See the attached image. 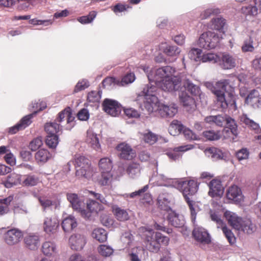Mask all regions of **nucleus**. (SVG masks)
I'll use <instances>...</instances> for the list:
<instances>
[{"label": "nucleus", "instance_id": "nucleus-49", "mask_svg": "<svg viewBox=\"0 0 261 261\" xmlns=\"http://www.w3.org/2000/svg\"><path fill=\"white\" fill-rule=\"evenodd\" d=\"M127 172L129 176L132 178H135L138 176L140 173V167L138 164L131 163L128 166Z\"/></svg>", "mask_w": 261, "mask_h": 261}, {"label": "nucleus", "instance_id": "nucleus-34", "mask_svg": "<svg viewBox=\"0 0 261 261\" xmlns=\"http://www.w3.org/2000/svg\"><path fill=\"white\" fill-rule=\"evenodd\" d=\"M240 227L237 230L248 234L252 233L255 230V226L249 219H242Z\"/></svg>", "mask_w": 261, "mask_h": 261}, {"label": "nucleus", "instance_id": "nucleus-24", "mask_svg": "<svg viewBox=\"0 0 261 261\" xmlns=\"http://www.w3.org/2000/svg\"><path fill=\"white\" fill-rule=\"evenodd\" d=\"M227 198L235 202H239L243 199V196L240 189L237 186H231L227 192Z\"/></svg>", "mask_w": 261, "mask_h": 261}, {"label": "nucleus", "instance_id": "nucleus-11", "mask_svg": "<svg viewBox=\"0 0 261 261\" xmlns=\"http://www.w3.org/2000/svg\"><path fill=\"white\" fill-rule=\"evenodd\" d=\"M86 243V237L81 233L73 234L69 239V244L72 250H81Z\"/></svg>", "mask_w": 261, "mask_h": 261}, {"label": "nucleus", "instance_id": "nucleus-42", "mask_svg": "<svg viewBox=\"0 0 261 261\" xmlns=\"http://www.w3.org/2000/svg\"><path fill=\"white\" fill-rule=\"evenodd\" d=\"M92 237L100 242H105L107 239L106 230L101 228L94 229L92 233Z\"/></svg>", "mask_w": 261, "mask_h": 261}, {"label": "nucleus", "instance_id": "nucleus-62", "mask_svg": "<svg viewBox=\"0 0 261 261\" xmlns=\"http://www.w3.org/2000/svg\"><path fill=\"white\" fill-rule=\"evenodd\" d=\"M124 113L126 116L129 118H137L140 116V113L134 108H125Z\"/></svg>", "mask_w": 261, "mask_h": 261}, {"label": "nucleus", "instance_id": "nucleus-3", "mask_svg": "<svg viewBox=\"0 0 261 261\" xmlns=\"http://www.w3.org/2000/svg\"><path fill=\"white\" fill-rule=\"evenodd\" d=\"M229 80H222L217 82L214 86L212 82H206L204 85L215 95L216 97V105L218 107L222 109H225L230 107L236 110L237 105L234 99L230 97V99H226L225 97L224 92L227 90L228 87H230Z\"/></svg>", "mask_w": 261, "mask_h": 261}, {"label": "nucleus", "instance_id": "nucleus-61", "mask_svg": "<svg viewBox=\"0 0 261 261\" xmlns=\"http://www.w3.org/2000/svg\"><path fill=\"white\" fill-rule=\"evenodd\" d=\"M218 60V56L214 54L213 53H207L201 56V60L202 62H213L215 63L217 62Z\"/></svg>", "mask_w": 261, "mask_h": 261}, {"label": "nucleus", "instance_id": "nucleus-58", "mask_svg": "<svg viewBox=\"0 0 261 261\" xmlns=\"http://www.w3.org/2000/svg\"><path fill=\"white\" fill-rule=\"evenodd\" d=\"M43 144L41 137H37L31 141L29 144V148L33 151H36Z\"/></svg>", "mask_w": 261, "mask_h": 261}, {"label": "nucleus", "instance_id": "nucleus-32", "mask_svg": "<svg viewBox=\"0 0 261 261\" xmlns=\"http://www.w3.org/2000/svg\"><path fill=\"white\" fill-rule=\"evenodd\" d=\"M225 24V20L221 17L215 18L211 21L209 27L211 29L219 31L220 34H224L223 31Z\"/></svg>", "mask_w": 261, "mask_h": 261}, {"label": "nucleus", "instance_id": "nucleus-9", "mask_svg": "<svg viewBox=\"0 0 261 261\" xmlns=\"http://www.w3.org/2000/svg\"><path fill=\"white\" fill-rule=\"evenodd\" d=\"M67 198L73 208L81 212L83 217L88 219L90 217V213L86 212V211L83 209L85 204L83 200L79 197L77 194L74 193L68 194Z\"/></svg>", "mask_w": 261, "mask_h": 261}, {"label": "nucleus", "instance_id": "nucleus-20", "mask_svg": "<svg viewBox=\"0 0 261 261\" xmlns=\"http://www.w3.org/2000/svg\"><path fill=\"white\" fill-rule=\"evenodd\" d=\"M236 59L232 56L224 54L220 60V65L224 69H231L236 65Z\"/></svg>", "mask_w": 261, "mask_h": 261}, {"label": "nucleus", "instance_id": "nucleus-33", "mask_svg": "<svg viewBox=\"0 0 261 261\" xmlns=\"http://www.w3.org/2000/svg\"><path fill=\"white\" fill-rule=\"evenodd\" d=\"M161 49L168 56L172 57H177L180 53L179 48L176 46L162 44Z\"/></svg>", "mask_w": 261, "mask_h": 261}, {"label": "nucleus", "instance_id": "nucleus-5", "mask_svg": "<svg viewBox=\"0 0 261 261\" xmlns=\"http://www.w3.org/2000/svg\"><path fill=\"white\" fill-rule=\"evenodd\" d=\"M139 231L145 241L146 247L150 251L156 253L159 251L161 245L167 246L169 243V238L160 232H156L154 235V231L150 228L141 227Z\"/></svg>", "mask_w": 261, "mask_h": 261}, {"label": "nucleus", "instance_id": "nucleus-57", "mask_svg": "<svg viewBox=\"0 0 261 261\" xmlns=\"http://www.w3.org/2000/svg\"><path fill=\"white\" fill-rule=\"evenodd\" d=\"M253 39L250 37L249 39L244 41L242 46L243 52H252L254 50Z\"/></svg>", "mask_w": 261, "mask_h": 261}, {"label": "nucleus", "instance_id": "nucleus-22", "mask_svg": "<svg viewBox=\"0 0 261 261\" xmlns=\"http://www.w3.org/2000/svg\"><path fill=\"white\" fill-rule=\"evenodd\" d=\"M177 179L168 177L163 174H159L156 177L155 185L158 186L174 187L175 188Z\"/></svg>", "mask_w": 261, "mask_h": 261}, {"label": "nucleus", "instance_id": "nucleus-51", "mask_svg": "<svg viewBox=\"0 0 261 261\" xmlns=\"http://www.w3.org/2000/svg\"><path fill=\"white\" fill-rule=\"evenodd\" d=\"M201 50L199 48H191L188 53V57L191 60L195 61H198L201 60Z\"/></svg>", "mask_w": 261, "mask_h": 261}, {"label": "nucleus", "instance_id": "nucleus-21", "mask_svg": "<svg viewBox=\"0 0 261 261\" xmlns=\"http://www.w3.org/2000/svg\"><path fill=\"white\" fill-rule=\"evenodd\" d=\"M208 194L211 197L221 196L224 192V188L220 180L213 179L209 184Z\"/></svg>", "mask_w": 261, "mask_h": 261}, {"label": "nucleus", "instance_id": "nucleus-37", "mask_svg": "<svg viewBox=\"0 0 261 261\" xmlns=\"http://www.w3.org/2000/svg\"><path fill=\"white\" fill-rule=\"evenodd\" d=\"M42 250L43 254L46 256H51L57 252L56 244L51 242H44L42 246Z\"/></svg>", "mask_w": 261, "mask_h": 261}, {"label": "nucleus", "instance_id": "nucleus-8", "mask_svg": "<svg viewBox=\"0 0 261 261\" xmlns=\"http://www.w3.org/2000/svg\"><path fill=\"white\" fill-rule=\"evenodd\" d=\"M99 166L101 172V177L98 180V182L102 186L107 185L112 176L110 173L112 168V161L108 158H102L99 162Z\"/></svg>", "mask_w": 261, "mask_h": 261}, {"label": "nucleus", "instance_id": "nucleus-17", "mask_svg": "<svg viewBox=\"0 0 261 261\" xmlns=\"http://www.w3.org/2000/svg\"><path fill=\"white\" fill-rule=\"evenodd\" d=\"M179 98L180 102L187 111H190L194 110L195 107V101L186 92L181 91L179 93Z\"/></svg>", "mask_w": 261, "mask_h": 261}, {"label": "nucleus", "instance_id": "nucleus-26", "mask_svg": "<svg viewBox=\"0 0 261 261\" xmlns=\"http://www.w3.org/2000/svg\"><path fill=\"white\" fill-rule=\"evenodd\" d=\"M224 216L227 220L228 223L235 229L240 228V223L242 218L238 217V215L230 211H226L224 213Z\"/></svg>", "mask_w": 261, "mask_h": 261}, {"label": "nucleus", "instance_id": "nucleus-19", "mask_svg": "<svg viewBox=\"0 0 261 261\" xmlns=\"http://www.w3.org/2000/svg\"><path fill=\"white\" fill-rule=\"evenodd\" d=\"M245 102L254 108H261V96L255 90H252L246 97Z\"/></svg>", "mask_w": 261, "mask_h": 261}, {"label": "nucleus", "instance_id": "nucleus-59", "mask_svg": "<svg viewBox=\"0 0 261 261\" xmlns=\"http://www.w3.org/2000/svg\"><path fill=\"white\" fill-rule=\"evenodd\" d=\"M101 98V92L93 91L89 92L87 96V100L89 102H96L99 101Z\"/></svg>", "mask_w": 261, "mask_h": 261}, {"label": "nucleus", "instance_id": "nucleus-14", "mask_svg": "<svg viewBox=\"0 0 261 261\" xmlns=\"http://www.w3.org/2000/svg\"><path fill=\"white\" fill-rule=\"evenodd\" d=\"M103 110L113 117L118 116L121 111L120 107L117 101L114 100L106 99L102 103Z\"/></svg>", "mask_w": 261, "mask_h": 261}, {"label": "nucleus", "instance_id": "nucleus-7", "mask_svg": "<svg viewBox=\"0 0 261 261\" xmlns=\"http://www.w3.org/2000/svg\"><path fill=\"white\" fill-rule=\"evenodd\" d=\"M222 39V34L209 31L204 32L200 35L198 44L201 47L211 49L217 46Z\"/></svg>", "mask_w": 261, "mask_h": 261}, {"label": "nucleus", "instance_id": "nucleus-64", "mask_svg": "<svg viewBox=\"0 0 261 261\" xmlns=\"http://www.w3.org/2000/svg\"><path fill=\"white\" fill-rule=\"evenodd\" d=\"M158 203L161 208L166 210L168 207L169 201L167 198L164 196L163 195H162L159 196L158 198Z\"/></svg>", "mask_w": 261, "mask_h": 261}, {"label": "nucleus", "instance_id": "nucleus-23", "mask_svg": "<svg viewBox=\"0 0 261 261\" xmlns=\"http://www.w3.org/2000/svg\"><path fill=\"white\" fill-rule=\"evenodd\" d=\"M195 147L194 145L188 144L175 147L173 151L167 153L168 156L171 160L175 161L181 156L179 152H185L191 150Z\"/></svg>", "mask_w": 261, "mask_h": 261}, {"label": "nucleus", "instance_id": "nucleus-45", "mask_svg": "<svg viewBox=\"0 0 261 261\" xmlns=\"http://www.w3.org/2000/svg\"><path fill=\"white\" fill-rule=\"evenodd\" d=\"M87 207L89 211H86V212H89L91 216V213H97L98 211H100L101 205L98 202L89 199L87 203Z\"/></svg>", "mask_w": 261, "mask_h": 261}, {"label": "nucleus", "instance_id": "nucleus-13", "mask_svg": "<svg viewBox=\"0 0 261 261\" xmlns=\"http://www.w3.org/2000/svg\"><path fill=\"white\" fill-rule=\"evenodd\" d=\"M66 119V124L65 126L66 129H71L74 125L73 120L74 117L73 116L70 108L68 107L61 111L56 120V122L61 123Z\"/></svg>", "mask_w": 261, "mask_h": 261}, {"label": "nucleus", "instance_id": "nucleus-31", "mask_svg": "<svg viewBox=\"0 0 261 261\" xmlns=\"http://www.w3.org/2000/svg\"><path fill=\"white\" fill-rule=\"evenodd\" d=\"M204 152L206 156L211 158L214 161L223 159L224 156L223 152L221 150L216 147L206 148Z\"/></svg>", "mask_w": 261, "mask_h": 261}, {"label": "nucleus", "instance_id": "nucleus-25", "mask_svg": "<svg viewBox=\"0 0 261 261\" xmlns=\"http://www.w3.org/2000/svg\"><path fill=\"white\" fill-rule=\"evenodd\" d=\"M24 241L26 246L32 250L37 249L40 244L39 236L34 234H30L24 238Z\"/></svg>", "mask_w": 261, "mask_h": 261}, {"label": "nucleus", "instance_id": "nucleus-40", "mask_svg": "<svg viewBox=\"0 0 261 261\" xmlns=\"http://www.w3.org/2000/svg\"><path fill=\"white\" fill-rule=\"evenodd\" d=\"M113 211L118 220L124 221L129 219V216L126 210L115 206L113 208Z\"/></svg>", "mask_w": 261, "mask_h": 261}, {"label": "nucleus", "instance_id": "nucleus-43", "mask_svg": "<svg viewBox=\"0 0 261 261\" xmlns=\"http://www.w3.org/2000/svg\"><path fill=\"white\" fill-rule=\"evenodd\" d=\"M13 200V196H9L6 198L0 199V215H3L8 213V206Z\"/></svg>", "mask_w": 261, "mask_h": 261}, {"label": "nucleus", "instance_id": "nucleus-47", "mask_svg": "<svg viewBox=\"0 0 261 261\" xmlns=\"http://www.w3.org/2000/svg\"><path fill=\"white\" fill-rule=\"evenodd\" d=\"M220 9L218 8H210L202 12L200 15L201 19L208 18L212 15H216L220 13Z\"/></svg>", "mask_w": 261, "mask_h": 261}, {"label": "nucleus", "instance_id": "nucleus-63", "mask_svg": "<svg viewBox=\"0 0 261 261\" xmlns=\"http://www.w3.org/2000/svg\"><path fill=\"white\" fill-rule=\"evenodd\" d=\"M133 236L129 232H125L121 237V241L125 247L130 245L132 241Z\"/></svg>", "mask_w": 261, "mask_h": 261}, {"label": "nucleus", "instance_id": "nucleus-39", "mask_svg": "<svg viewBox=\"0 0 261 261\" xmlns=\"http://www.w3.org/2000/svg\"><path fill=\"white\" fill-rule=\"evenodd\" d=\"M225 124L227 126V128H225L223 130V133L227 132L230 129V132L234 136L238 135L237 124L235 120L231 117L226 116Z\"/></svg>", "mask_w": 261, "mask_h": 261}, {"label": "nucleus", "instance_id": "nucleus-30", "mask_svg": "<svg viewBox=\"0 0 261 261\" xmlns=\"http://www.w3.org/2000/svg\"><path fill=\"white\" fill-rule=\"evenodd\" d=\"M51 158L49 152L45 149L39 150L35 155L36 162L39 164H43Z\"/></svg>", "mask_w": 261, "mask_h": 261}, {"label": "nucleus", "instance_id": "nucleus-36", "mask_svg": "<svg viewBox=\"0 0 261 261\" xmlns=\"http://www.w3.org/2000/svg\"><path fill=\"white\" fill-rule=\"evenodd\" d=\"M184 126L180 121L177 120H174L170 123L168 131L170 135L172 136H176L180 134L184 129Z\"/></svg>", "mask_w": 261, "mask_h": 261}, {"label": "nucleus", "instance_id": "nucleus-53", "mask_svg": "<svg viewBox=\"0 0 261 261\" xmlns=\"http://www.w3.org/2000/svg\"><path fill=\"white\" fill-rule=\"evenodd\" d=\"M220 228L222 229L223 233L229 243L231 244H233L235 242L236 238L231 231L226 226L225 224L220 227Z\"/></svg>", "mask_w": 261, "mask_h": 261}, {"label": "nucleus", "instance_id": "nucleus-12", "mask_svg": "<svg viewBox=\"0 0 261 261\" xmlns=\"http://www.w3.org/2000/svg\"><path fill=\"white\" fill-rule=\"evenodd\" d=\"M23 236L22 231L17 228H13L5 233V240L9 245H14L20 241Z\"/></svg>", "mask_w": 261, "mask_h": 261}, {"label": "nucleus", "instance_id": "nucleus-48", "mask_svg": "<svg viewBox=\"0 0 261 261\" xmlns=\"http://www.w3.org/2000/svg\"><path fill=\"white\" fill-rule=\"evenodd\" d=\"M203 136L206 140L210 141L217 140L221 137V134L219 132H215L213 130L203 132Z\"/></svg>", "mask_w": 261, "mask_h": 261}, {"label": "nucleus", "instance_id": "nucleus-16", "mask_svg": "<svg viewBox=\"0 0 261 261\" xmlns=\"http://www.w3.org/2000/svg\"><path fill=\"white\" fill-rule=\"evenodd\" d=\"M117 150L120 152V157L123 159L132 160L136 156L135 151L127 144L122 143L117 147Z\"/></svg>", "mask_w": 261, "mask_h": 261}, {"label": "nucleus", "instance_id": "nucleus-44", "mask_svg": "<svg viewBox=\"0 0 261 261\" xmlns=\"http://www.w3.org/2000/svg\"><path fill=\"white\" fill-rule=\"evenodd\" d=\"M142 140L145 143L152 145L158 140V136L154 133L148 130L142 134Z\"/></svg>", "mask_w": 261, "mask_h": 261}, {"label": "nucleus", "instance_id": "nucleus-28", "mask_svg": "<svg viewBox=\"0 0 261 261\" xmlns=\"http://www.w3.org/2000/svg\"><path fill=\"white\" fill-rule=\"evenodd\" d=\"M226 117L222 115H212L206 117L204 120L206 123L222 127L225 124Z\"/></svg>", "mask_w": 261, "mask_h": 261}, {"label": "nucleus", "instance_id": "nucleus-18", "mask_svg": "<svg viewBox=\"0 0 261 261\" xmlns=\"http://www.w3.org/2000/svg\"><path fill=\"white\" fill-rule=\"evenodd\" d=\"M182 84L185 89H187L192 95L198 96L199 99H204L205 95L200 91L198 86L194 84L191 81L186 77L182 79Z\"/></svg>", "mask_w": 261, "mask_h": 261}, {"label": "nucleus", "instance_id": "nucleus-56", "mask_svg": "<svg viewBox=\"0 0 261 261\" xmlns=\"http://www.w3.org/2000/svg\"><path fill=\"white\" fill-rule=\"evenodd\" d=\"M95 11L91 12L87 16H83L79 17L77 20L82 24H86L91 22L96 16Z\"/></svg>", "mask_w": 261, "mask_h": 261}, {"label": "nucleus", "instance_id": "nucleus-15", "mask_svg": "<svg viewBox=\"0 0 261 261\" xmlns=\"http://www.w3.org/2000/svg\"><path fill=\"white\" fill-rule=\"evenodd\" d=\"M192 234L195 239L200 243L208 244L211 241L207 231L202 227L195 226Z\"/></svg>", "mask_w": 261, "mask_h": 261}, {"label": "nucleus", "instance_id": "nucleus-55", "mask_svg": "<svg viewBox=\"0 0 261 261\" xmlns=\"http://www.w3.org/2000/svg\"><path fill=\"white\" fill-rule=\"evenodd\" d=\"M45 142L49 147L55 148L59 143L58 137L57 135H47Z\"/></svg>", "mask_w": 261, "mask_h": 261}, {"label": "nucleus", "instance_id": "nucleus-1", "mask_svg": "<svg viewBox=\"0 0 261 261\" xmlns=\"http://www.w3.org/2000/svg\"><path fill=\"white\" fill-rule=\"evenodd\" d=\"M148 67L142 66V70L147 74L150 83L155 84L165 91L172 92L181 89L182 80L177 75H174L176 70L173 67L167 66L158 69H152L148 72ZM153 86H154L153 85Z\"/></svg>", "mask_w": 261, "mask_h": 261}, {"label": "nucleus", "instance_id": "nucleus-50", "mask_svg": "<svg viewBox=\"0 0 261 261\" xmlns=\"http://www.w3.org/2000/svg\"><path fill=\"white\" fill-rule=\"evenodd\" d=\"M38 181L39 179L36 176L28 175L24 176L22 184L26 186H34L37 184Z\"/></svg>", "mask_w": 261, "mask_h": 261}, {"label": "nucleus", "instance_id": "nucleus-46", "mask_svg": "<svg viewBox=\"0 0 261 261\" xmlns=\"http://www.w3.org/2000/svg\"><path fill=\"white\" fill-rule=\"evenodd\" d=\"M241 121L252 129L259 132V125L252 120L249 118L246 115H243L241 117Z\"/></svg>", "mask_w": 261, "mask_h": 261}, {"label": "nucleus", "instance_id": "nucleus-6", "mask_svg": "<svg viewBox=\"0 0 261 261\" xmlns=\"http://www.w3.org/2000/svg\"><path fill=\"white\" fill-rule=\"evenodd\" d=\"M76 168V175L79 178L90 179L93 175V169L90 161L84 156H76L73 161Z\"/></svg>", "mask_w": 261, "mask_h": 261}, {"label": "nucleus", "instance_id": "nucleus-2", "mask_svg": "<svg viewBox=\"0 0 261 261\" xmlns=\"http://www.w3.org/2000/svg\"><path fill=\"white\" fill-rule=\"evenodd\" d=\"M157 88L151 84L146 85L141 95L144 97V107L149 113L158 111L162 117H173L177 113V107L174 103L166 105L159 102L156 96Z\"/></svg>", "mask_w": 261, "mask_h": 261}, {"label": "nucleus", "instance_id": "nucleus-41", "mask_svg": "<svg viewBox=\"0 0 261 261\" xmlns=\"http://www.w3.org/2000/svg\"><path fill=\"white\" fill-rule=\"evenodd\" d=\"M20 177L19 174L13 173L10 174L6 181L5 182V186L7 188H11L13 185H16L20 182Z\"/></svg>", "mask_w": 261, "mask_h": 261}, {"label": "nucleus", "instance_id": "nucleus-35", "mask_svg": "<svg viewBox=\"0 0 261 261\" xmlns=\"http://www.w3.org/2000/svg\"><path fill=\"white\" fill-rule=\"evenodd\" d=\"M62 226L64 231L69 232L77 226V222L74 217L69 216L63 220Z\"/></svg>", "mask_w": 261, "mask_h": 261}, {"label": "nucleus", "instance_id": "nucleus-29", "mask_svg": "<svg viewBox=\"0 0 261 261\" xmlns=\"http://www.w3.org/2000/svg\"><path fill=\"white\" fill-rule=\"evenodd\" d=\"M86 142L94 150L97 151L100 149V144L97 135L90 130L87 131Z\"/></svg>", "mask_w": 261, "mask_h": 261}, {"label": "nucleus", "instance_id": "nucleus-52", "mask_svg": "<svg viewBox=\"0 0 261 261\" xmlns=\"http://www.w3.org/2000/svg\"><path fill=\"white\" fill-rule=\"evenodd\" d=\"M97 250L101 255L105 257L109 256L113 253V249L110 246L105 245H100Z\"/></svg>", "mask_w": 261, "mask_h": 261}, {"label": "nucleus", "instance_id": "nucleus-54", "mask_svg": "<svg viewBox=\"0 0 261 261\" xmlns=\"http://www.w3.org/2000/svg\"><path fill=\"white\" fill-rule=\"evenodd\" d=\"M100 221L103 225L108 227L112 226L114 222L112 216L106 214H102L101 215Z\"/></svg>", "mask_w": 261, "mask_h": 261}, {"label": "nucleus", "instance_id": "nucleus-10", "mask_svg": "<svg viewBox=\"0 0 261 261\" xmlns=\"http://www.w3.org/2000/svg\"><path fill=\"white\" fill-rule=\"evenodd\" d=\"M60 222L57 217L53 216L46 217L44 220L43 228L44 232L49 236L55 234L59 228Z\"/></svg>", "mask_w": 261, "mask_h": 261}, {"label": "nucleus", "instance_id": "nucleus-4", "mask_svg": "<svg viewBox=\"0 0 261 261\" xmlns=\"http://www.w3.org/2000/svg\"><path fill=\"white\" fill-rule=\"evenodd\" d=\"M199 183L195 179H191L188 181H179L177 180L175 188L179 189L188 204L190 212L191 220L194 224L196 218V213L198 210L197 205L190 199L189 196L195 194L198 190Z\"/></svg>", "mask_w": 261, "mask_h": 261}, {"label": "nucleus", "instance_id": "nucleus-60", "mask_svg": "<svg viewBox=\"0 0 261 261\" xmlns=\"http://www.w3.org/2000/svg\"><path fill=\"white\" fill-rule=\"evenodd\" d=\"M182 133L185 136V137L187 140H199V137L197 136L195 133H194L190 129L184 127V129H182Z\"/></svg>", "mask_w": 261, "mask_h": 261}, {"label": "nucleus", "instance_id": "nucleus-27", "mask_svg": "<svg viewBox=\"0 0 261 261\" xmlns=\"http://www.w3.org/2000/svg\"><path fill=\"white\" fill-rule=\"evenodd\" d=\"M169 223L175 227H179L184 224V219L182 215L177 214L174 211H171L168 214Z\"/></svg>", "mask_w": 261, "mask_h": 261}, {"label": "nucleus", "instance_id": "nucleus-38", "mask_svg": "<svg viewBox=\"0 0 261 261\" xmlns=\"http://www.w3.org/2000/svg\"><path fill=\"white\" fill-rule=\"evenodd\" d=\"M62 126L57 122L47 123L44 125V129L47 135H56V134L61 129Z\"/></svg>", "mask_w": 261, "mask_h": 261}]
</instances>
